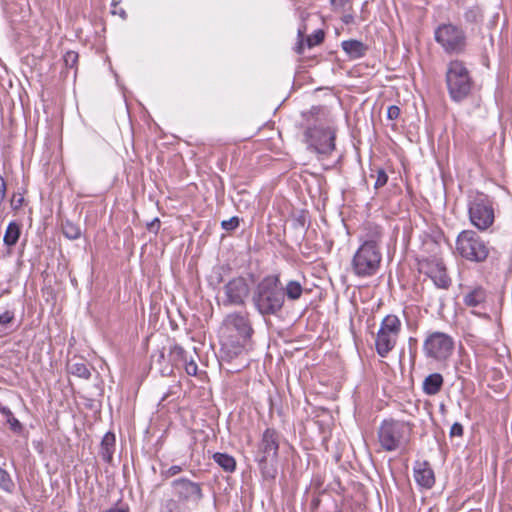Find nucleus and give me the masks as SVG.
I'll return each mask as SVG.
<instances>
[{
    "label": "nucleus",
    "mask_w": 512,
    "mask_h": 512,
    "mask_svg": "<svg viewBox=\"0 0 512 512\" xmlns=\"http://www.w3.org/2000/svg\"><path fill=\"white\" fill-rule=\"evenodd\" d=\"M400 116V108L396 105H391L387 109V117L390 120H396Z\"/></svg>",
    "instance_id": "79ce46f5"
},
{
    "label": "nucleus",
    "mask_w": 512,
    "mask_h": 512,
    "mask_svg": "<svg viewBox=\"0 0 512 512\" xmlns=\"http://www.w3.org/2000/svg\"><path fill=\"white\" fill-rule=\"evenodd\" d=\"M383 238V229L374 223H366L364 225V235L362 244H367L373 248H380Z\"/></svg>",
    "instance_id": "a211bd4d"
},
{
    "label": "nucleus",
    "mask_w": 512,
    "mask_h": 512,
    "mask_svg": "<svg viewBox=\"0 0 512 512\" xmlns=\"http://www.w3.org/2000/svg\"><path fill=\"white\" fill-rule=\"evenodd\" d=\"M14 318V312L7 310L0 314V325L7 326L14 320Z\"/></svg>",
    "instance_id": "58836bf2"
},
{
    "label": "nucleus",
    "mask_w": 512,
    "mask_h": 512,
    "mask_svg": "<svg viewBox=\"0 0 512 512\" xmlns=\"http://www.w3.org/2000/svg\"><path fill=\"white\" fill-rule=\"evenodd\" d=\"M414 479L416 483L425 489H430L435 483L434 471L427 461H417L414 465Z\"/></svg>",
    "instance_id": "2eb2a0df"
},
{
    "label": "nucleus",
    "mask_w": 512,
    "mask_h": 512,
    "mask_svg": "<svg viewBox=\"0 0 512 512\" xmlns=\"http://www.w3.org/2000/svg\"><path fill=\"white\" fill-rule=\"evenodd\" d=\"M408 424L398 420H384L378 429V441L384 451L392 452L409 440Z\"/></svg>",
    "instance_id": "39448f33"
},
{
    "label": "nucleus",
    "mask_w": 512,
    "mask_h": 512,
    "mask_svg": "<svg viewBox=\"0 0 512 512\" xmlns=\"http://www.w3.org/2000/svg\"><path fill=\"white\" fill-rule=\"evenodd\" d=\"M228 329L234 330L238 336V342L246 343L253 334V328L247 313L233 312L225 318Z\"/></svg>",
    "instance_id": "4468645a"
},
{
    "label": "nucleus",
    "mask_w": 512,
    "mask_h": 512,
    "mask_svg": "<svg viewBox=\"0 0 512 512\" xmlns=\"http://www.w3.org/2000/svg\"><path fill=\"white\" fill-rule=\"evenodd\" d=\"M376 172H377V176H376V181H375L374 187L376 189H378V188L386 185V183L388 181V176L383 169H378Z\"/></svg>",
    "instance_id": "e433bc0d"
},
{
    "label": "nucleus",
    "mask_w": 512,
    "mask_h": 512,
    "mask_svg": "<svg viewBox=\"0 0 512 512\" xmlns=\"http://www.w3.org/2000/svg\"><path fill=\"white\" fill-rule=\"evenodd\" d=\"M0 412L3 416L6 417L7 423L10 425V429L15 433H20L22 431V424L16 419L8 407L2 406L0 407Z\"/></svg>",
    "instance_id": "7c9ffc66"
},
{
    "label": "nucleus",
    "mask_w": 512,
    "mask_h": 512,
    "mask_svg": "<svg viewBox=\"0 0 512 512\" xmlns=\"http://www.w3.org/2000/svg\"><path fill=\"white\" fill-rule=\"evenodd\" d=\"M252 302L262 316L276 315L280 312L284 305V291L279 276L264 277L256 286Z\"/></svg>",
    "instance_id": "f257e3e1"
},
{
    "label": "nucleus",
    "mask_w": 512,
    "mask_h": 512,
    "mask_svg": "<svg viewBox=\"0 0 512 512\" xmlns=\"http://www.w3.org/2000/svg\"><path fill=\"white\" fill-rule=\"evenodd\" d=\"M188 358L189 355L187 351H185L184 348L180 345L175 344L170 348L169 361L172 363V365L179 367L183 363H186Z\"/></svg>",
    "instance_id": "bb28decb"
},
{
    "label": "nucleus",
    "mask_w": 512,
    "mask_h": 512,
    "mask_svg": "<svg viewBox=\"0 0 512 512\" xmlns=\"http://www.w3.org/2000/svg\"><path fill=\"white\" fill-rule=\"evenodd\" d=\"M379 331L399 337L401 321L396 315H387L381 322Z\"/></svg>",
    "instance_id": "b1692460"
},
{
    "label": "nucleus",
    "mask_w": 512,
    "mask_h": 512,
    "mask_svg": "<svg viewBox=\"0 0 512 512\" xmlns=\"http://www.w3.org/2000/svg\"><path fill=\"white\" fill-rule=\"evenodd\" d=\"M419 270L431 278L438 288L447 289L451 284L446 267L442 259L437 256L419 261Z\"/></svg>",
    "instance_id": "9b49d317"
},
{
    "label": "nucleus",
    "mask_w": 512,
    "mask_h": 512,
    "mask_svg": "<svg viewBox=\"0 0 512 512\" xmlns=\"http://www.w3.org/2000/svg\"><path fill=\"white\" fill-rule=\"evenodd\" d=\"M398 337L390 335L378 330L375 347L379 356L387 357V355L394 349L397 343Z\"/></svg>",
    "instance_id": "f3484780"
},
{
    "label": "nucleus",
    "mask_w": 512,
    "mask_h": 512,
    "mask_svg": "<svg viewBox=\"0 0 512 512\" xmlns=\"http://www.w3.org/2000/svg\"><path fill=\"white\" fill-rule=\"evenodd\" d=\"M115 449V435L111 432H107L102 438L100 444V456L103 461L110 463L113 459V453Z\"/></svg>",
    "instance_id": "5701e85b"
},
{
    "label": "nucleus",
    "mask_w": 512,
    "mask_h": 512,
    "mask_svg": "<svg viewBox=\"0 0 512 512\" xmlns=\"http://www.w3.org/2000/svg\"><path fill=\"white\" fill-rule=\"evenodd\" d=\"M105 512H129V508L128 507H113V508L108 509Z\"/></svg>",
    "instance_id": "a18cd8bd"
},
{
    "label": "nucleus",
    "mask_w": 512,
    "mask_h": 512,
    "mask_svg": "<svg viewBox=\"0 0 512 512\" xmlns=\"http://www.w3.org/2000/svg\"><path fill=\"white\" fill-rule=\"evenodd\" d=\"M213 460L225 471L233 472L236 469V460L227 453L217 452L213 455Z\"/></svg>",
    "instance_id": "a878e982"
},
{
    "label": "nucleus",
    "mask_w": 512,
    "mask_h": 512,
    "mask_svg": "<svg viewBox=\"0 0 512 512\" xmlns=\"http://www.w3.org/2000/svg\"><path fill=\"white\" fill-rule=\"evenodd\" d=\"M63 235L69 240H77L81 237L82 231L78 224L69 219H65L61 224Z\"/></svg>",
    "instance_id": "cd10ccee"
},
{
    "label": "nucleus",
    "mask_w": 512,
    "mask_h": 512,
    "mask_svg": "<svg viewBox=\"0 0 512 512\" xmlns=\"http://www.w3.org/2000/svg\"><path fill=\"white\" fill-rule=\"evenodd\" d=\"M160 228V220L159 218H154L151 222L147 224V229L151 232L157 233Z\"/></svg>",
    "instance_id": "37998d69"
},
{
    "label": "nucleus",
    "mask_w": 512,
    "mask_h": 512,
    "mask_svg": "<svg viewBox=\"0 0 512 512\" xmlns=\"http://www.w3.org/2000/svg\"><path fill=\"white\" fill-rule=\"evenodd\" d=\"M382 253L380 248H373L367 244H361L356 250L351 268L353 273L361 278L371 277L380 268Z\"/></svg>",
    "instance_id": "0eeeda50"
},
{
    "label": "nucleus",
    "mask_w": 512,
    "mask_h": 512,
    "mask_svg": "<svg viewBox=\"0 0 512 512\" xmlns=\"http://www.w3.org/2000/svg\"><path fill=\"white\" fill-rule=\"evenodd\" d=\"M464 19L471 24H479L483 21V11L480 6L474 5L464 12Z\"/></svg>",
    "instance_id": "c756f323"
},
{
    "label": "nucleus",
    "mask_w": 512,
    "mask_h": 512,
    "mask_svg": "<svg viewBox=\"0 0 512 512\" xmlns=\"http://www.w3.org/2000/svg\"><path fill=\"white\" fill-rule=\"evenodd\" d=\"M456 250L463 258L472 262H483L490 253L488 243L471 230L462 231L458 235Z\"/></svg>",
    "instance_id": "423d86ee"
},
{
    "label": "nucleus",
    "mask_w": 512,
    "mask_h": 512,
    "mask_svg": "<svg viewBox=\"0 0 512 512\" xmlns=\"http://www.w3.org/2000/svg\"><path fill=\"white\" fill-rule=\"evenodd\" d=\"M284 296L286 295L289 300H298L303 292L302 285L295 280H291L283 288Z\"/></svg>",
    "instance_id": "c85d7f7f"
},
{
    "label": "nucleus",
    "mask_w": 512,
    "mask_h": 512,
    "mask_svg": "<svg viewBox=\"0 0 512 512\" xmlns=\"http://www.w3.org/2000/svg\"><path fill=\"white\" fill-rule=\"evenodd\" d=\"M344 52L352 59H358L363 57L368 47L361 41L358 40H345L341 43Z\"/></svg>",
    "instance_id": "4be33fe9"
},
{
    "label": "nucleus",
    "mask_w": 512,
    "mask_h": 512,
    "mask_svg": "<svg viewBox=\"0 0 512 512\" xmlns=\"http://www.w3.org/2000/svg\"><path fill=\"white\" fill-rule=\"evenodd\" d=\"M454 339L441 331H428L425 335L422 350L425 358L431 362L444 364L454 351Z\"/></svg>",
    "instance_id": "20e7f679"
},
{
    "label": "nucleus",
    "mask_w": 512,
    "mask_h": 512,
    "mask_svg": "<svg viewBox=\"0 0 512 512\" xmlns=\"http://www.w3.org/2000/svg\"><path fill=\"white\" fill-rule=\"evenodd\" d=\"M443 384V376L440 373H432L423 380L422 390L426 395L434 396L441 391Z\"/></svg>",
    "instance_id": "aec40b11"
},
{
    "label": "nucleus",
    "mask_w": 512,
    "mask_h": 512,
    "mask_svg": "<svg viewBox=\"0 0 512 512\" xmlns=\"http://www.w3.org/2000/svg\"><path fill=\"white\" fill-rule=\"evenodd\" d=\"M239 223H240V220L238 217L234 216V217H231L230 219L228 220H223L221 222V227L226 230V231H233L235 230L236 228H238L239 226Z\"/></svg>",
    "instance_id": "c9c22d12"
},
{
    "label": "nucleus",
    "mask_w": 512,
    "mask_h": 512,
    "mask_svg": "<svg viewBox=\"0 0 512 512\" xmlns=\"http://www.w3.org/2000/svg\"><path fill=\"white\" fill-rule=\"evenodd\" d=\"M304 136L309 149L320 156H328L335 150L336 132L331 127H309Z\"/></svg>",
    "instance_id": "1a4fd4ad"
},
{
    "label": "nucleus",
    "mask_w": 512,
    "mask_h": 512,
    "mask_svg": "<svg viewBox=\"0 0 512 512\" xmlns=\"http://www.w3.org/2000/svg\"><path fill=\"white\" fill-rule=\"evenodd\" d=\"M280 434L274 428H267L258 443L256 461L265 478H274L278 459Z\"/></svg>",
    "instance_id": "f03ea898"
},
{
    "label": "nucleus",
    "mask_w": 512,
    "mask_h": 512,
    "mask_svg": "<svg viewBox=\"0 0 512 512\" xmlns=\"http://www.w3.org/2000/svg\"><path fill=\"white\" fill-rule=\"evenodd\" d=\"M487 300V291L481 286L469 288L463 296V303L470 308H483Z\"/></svg>",
    "instance_id": "dca6fc26"
},
{
    "label": "nucleus",
    "mask_w": 512,
    "mask_h": 512,
    "mask_svg": "<svg viewBox=\"0 0 512 512\" xmlns=\"http://www.w3.org/2000/svg\"><path fill=\"white\" fill-rule=\"evenodd\" d=\"M226 300L224 305H244L250 294L248 282L243 277H236L224 286Z\"/></svg>",
    "instance_id": "ddd939ff"
},
{
    "label": "nucleus",
    "mask_w": 512,
    "mask_h": 512,
    "mask_svg": "<svg viewBox=\"0 0 512 512\" xmlns=\"http://www.w3.org/2000/svg\"><path fill=\"white\" fill-rule=\"evenodd\" d=\"M298 43L295 47V51L297 54L301 55L304 52V46L306 45L308 48H312L316 45H319L323 42L325 34L323 30H316L312 35L308 36L306 40L303 39V32L301 30L298 31Z\"/></svg>",
    "instance_id": "6ab92c4d"
},
{
    "label": "nucleus",
    "mask_w": 512,
    "mask_h": 512,
    "mask_svg": "<svg viewBox=\"0 0 512 512\" xmlns=\"http://www.w3.org/2000/svg\"><path fill=\"white\" fill-rule=\"evenodd\" d=\"M446 85L449 96L454 102H461L470 95L474 81L464 62L460 60L449 62L446 70Z\"/></svg>",
    "instance_id": "7ed1b4c3"
},
{
    "label": "nucleus",
    "mask_w": 512,
    "mask_h": 512,
    "mask_svg": "<svg viewBox=\"0 0 512 512\" xmlns=\"http://www.w3.org/2000/svg\"><path fill=\"white\" fill-rule=\"evenodd\" d=\"M171 486L180 502L192 503L197 506L203 499L201 484L188 478L175 479L171 482Z\"/></svg>",
    "instance_id": "f8f14e48"
},
{
    "label": "nucleus",
    "mask_w": 512,
    "mask_h": 512,
    "mask_svg": "<svg viewBox=\"0 0 512 512\" xmlns=\"http://www.w3.org/2000/svg\"><path fill=\"white\" fill-rule=\"evenodd\" d=\"M181 366L184 367L186 373L190 376H196L198 371V366L196 364L195 359L192 355L189 356L186 363H183Z\"/></svg>",
    "instance_id": "f704fd0d"
},
{
    "label": "nucleus",
    "mask_w": 512,
    "mask_h": 512,
    "mask_svg": "<svg viewBox=\"0 0 512 512\" xmlns=\"http://www.w3.org/2000/svg\"><path fill=\"white\" fill-rule=\"evenodd\" d=\"M0 488L6 492H11L14 488V483L6 470L0 467Z\"/></svg>",
    "instance_id": "473e14b6"
},
{
    "label": "nucleus",
    "mask_w": 512,
    "mask_h": 512,
    "mask_svg": "<svg viewBox=\"0 0 512 512\" xmlns=\"http://www.w3.org/2000/svg\"><path fill=\"white\" fill-rule=\"evenodd\" d=\"M21 235V226L15 222L11 221L5 231L3 242L4 245L11 248L16 245Z\"/></svg>",
    "instance_id": "393cba45"
},
{
    "label": "nucleus",
    "mask_w": 512,
    "mask_h": 512,
    "mask_svg": "<svg viewBox=\"0 0 512 512\" xmlns=\"http://www.w3.org/2000/svg\"><path fill=\"white\" fill-rule=\"evenodd\" d=\"M350 2V0H331L330 3H331V6L333 7L334 10H339V9H342L346 6V4H348Z\"/></svg>",
    "instance_id": "c03bdc74"
},
{
    "label": "nucleus",
    "mask_w": 512,
    "mask_h": 512,
    "mask_svg": "<svg viewBox=\"0 0 512 512\" xmlns=\"http://www.w3.org/2000/svg\"><path fill=\"white\" fill-rule=\"evenodd\" d=\"M160 512H185L180 501L173 498L166 499L160 504Z\"/></svg>",
    "instance_id": "2f4dec72"
},
{
    "label": "nucleus",
    "mask_w": 512,
    "mask_h": 512,
    "mask_svg": "<svg viewBox=\"0 0 512 512\" xmlns=\"http://www.w3.org/2000/svg\"><path fill=\"white\" fill-rule=\"evenodd\" d=\"M68 372L78 378L88 380L91 377V372L88 364L84 359L73 358L67 365Z\"/></svg>",
    "instance_id": "412c9836"
},
{
    "label": "nucleus",
    "mask_w": 512,
    "mask_h": 512,
    "mask_svg": "<svg viewBox=\"0 0 512 512\" xmlns=\"http://www.w3.org/2000/svg\"><path fill=\"white\" fill-rule=\"evenodd\" d=\"M468 213L472 225L479 230H487L494 223L493 201L484 193H477L470 198Z\"/></svg>",
    "instance_id": "6e6552de"
},
{
    "label": "nucleus",
    "mask_w": 512,
    "mask_h": 512,
    "mask_svg": "<svg viewBox=\"0 0 512 512\" xmlns=\"http://www.w3.org/2000/svg\"><path fill=\"white\" fill-rule=\"evenodd\" d=\"M23 204H24V197L21 194H19V195L13 194V196L11 197V200H10L11 208L14 211H17L23 206Z\"/></svg>",
    "instance_id": "4c0bfd02"
},
{
    "label": "nucleus",
    "mask_w": 512,
    "mask_h": 512,
    "mask_svg": "<svg viewBox=\"0 0 512 512\" xmlns=\"http://www.w3.org/2000/svg\"><path fill=\"white\" fill-rule=\"evenodd\" d=\"M182 471V467L179 465H173L169 467L167 470L162 471L161 475L165 478L173 477L177 474H179Z\"/></svg>",
    "instance_id": "ea45409f"
},
{
    "label": "nucleus",
    "mask_w": 512,
    "mask_h": 512,
    "mask_svg": "<svg viewBox=\"0 0 512 512\" xmlns=\"http://www.w3.org/2000/svg\"><path fill=\"white\" fill-rule=\"evenodd\" d=\"M112 13H113V14H118V15H119L121 18H123V19H125V18H126V16H127V14H126L125 10H123L122 8H120L119 10L114 9V10L112 11Z\"/></svg>",
    "instance_id": "49530a36"
},
{
    "label": "nucleus",
    "mask_w": 512,
    "mask_h": 512,
    "mask_svg": "<svg viewBox=\"0 0 512 512\" xmlns=\"http://www.w3.org/2000/svg\"><path fill=\"white\" fill-rule=\"evenodd\" d=\"M464 429L461 423L455 422L450 428V436L451 437H461L463 436Z\"/></svg>",
    "instance_id": "a19ab883"
},
{
    "label": "nucleus",
    "mask_w": 512,
    "mask_h": 512,
    "mask_svg": "<svg viewBox=\"0 0 512 512\" xmlns=\"http://www.w3.org/2000/svg\"><path fill=\"white\" fill-rule=\"evenodd\" d=\"M435 40L449 54H459L465 50V33L453 24L440 25L435 31Z\"/></svg>",
    "instance_id": "9d476101"
},
{
    "label": "nucleus",
    "mask_w": 512,
    "mask_h": 512,
    "mask_svg": "<svg viewBox=\"0 0 512 512\" xmlns=\"http://www.w3.org/2000/svg\"><path fill=\"white\" fill-rule=\"evenodd\" d=\"M78 53L75 51H67L63 57L65 66L68 68H75L78 63Z\"/></svg>",
    "instance_id": "72a5a7b5"
}]
</instances>
